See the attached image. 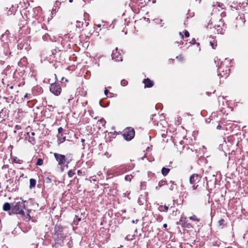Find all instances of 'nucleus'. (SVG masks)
I'll list each match as a JSON object with an SVG mask.
<instances>
[{
	"label": "nucleus",
	"instance_id": "obj_59",
	"mask_svg": "<svg viewBox=\"0 0 248 248\" xmlns=\"http://www.w3.org/2000/svg\"><path fill=\"white\" fill-rule=\"evenodd\" d=\"M56 95H58L59 94L58 93H57V94H55Z\"/></svg>",
	"mask_w": 248,
	"mask_h": 248
},
{
	"label": "nucleus",
	"instance_id": "obj_28",
	"mask_svg": "<svg viewBox=\"0 0 248 248\" xmlns=\"http://www.w3.org/2000/svg\"><path fill=\"white\" fill-rule=\"evenodd\" d=\"M210 44L212 48L215 49V46H217V44L215 45V43H213L212 42H210Z\"/></svg>",
	"mask_w": 248,
	"mask_h": 248
},
{
	"label": "nucleus",
	"instance_id": "obj_32",
	"mask_svg": "<svg viewBox=\"0 0 248 248\" xmlns=\"http://www.w3.org/2000/svg\"><path fill=\"white\" fill-rule=\"evenodd\" d=\"M225 98V97H224V96H219L218 97V99L219 100V101H220L221 99L223 100V99H224Z\"/></svg>",
	"mask_w": 248,
	"mask_h": 248
},
{
	"label": "nucleus",
	"instance_id": "obj_27",
	"mask_svg": "<svg viewBox=\"0 0 248 248\" xmlns=\"http://www.w3.org/2000/svg\"><path fill=\"white\" fill-rule=\"evenodd\" d=\"M45 182L46 183H49L51 182V179L49 177H46L45 179Z\"/></svg>",
	"mask_w": 248,
	"mask_h": 248
},
{
	"label": "nucleus",
	"instance_id": "obj_40",
	"mask_svg": "<svg viewBox=\"0 0 248 248\" xmlns=\"http://www.w3.org/2000/svg\"><path fill=\"white\" fill-rule=\"evenodd\" d=\"M179 34L181 36V38H184V35L182 34L181 32H179Z\"/></svg>",
	"mask_w": 248,
	"mask_h": 248
},
{
	"label": "nucleus",
	"instance_id": "obj_14",
	"mask_svg": "<svg viewBox=\"0 0 248 248\" xmlns=\"http://www.w3.org/2000/svg\"><path fill=\"white\" fill-rule=\"evenodd\" d=\"M170 171V169L163 167L161 170V173L163 176H165L167 175V174L169 173Z\"/></svg>",
	"mask_w": 248,
	"mask_h": 248
},
{
	"label": "nucleus",
	"instance_id": "obj_22",
	"mask_svg": "<svg viewBox=\"0 0 248 248\" xmlns=\"http://www.w3.org/2000/svg\"><path fill=\"white\" fill-rule=\"evenodd\" d=\"M121 84L123 86H126L127 84V81L125 79H123L121 80Z\"/></svg>",
	"mask_w": 248,
	"mask_h": 248
},
{
	"label": "nucleus",
	"instance_id": "obj_44",
	"mask_svg": "<svg viewBox=\"0 0 248 248\" xmlns=\"http://www.w3.org/2000/svg\"><path fill=\"white\" fill-rule=\"evenodd\" d=\"M160 187H158V185L155 187V189L158 190Z\"/></svg>",
	"mask_w": 248,
	"mask_h": 248
},
{
	"label": "nucleus",
	"instance_id": "obj_34",
	"mask_svg": "<svg viewBox=\"0 0 248 248\" xmlns=\"http://www.w3.org/2000/svg\"><path fill=\"white\" fill-rule=\"evenodd\" d=\"M56 229H57V228L56 227V228H55V230H56ZM54 234H55V235H57L58 236H59V235L60 234V235H61V233H60L59 232H58L57 231H55V232Z\"/></svg>",
	"mask_w": 248,
	"mask_h": 248
},
{
	"label": "nucleus",
	"instance_id": "obj_26",
	"mask_svg": "<svg viewBox=\"0 0 248 248\" xmlns=\"http://www.w3.org/2000/svg\"><path fill=\"white\" fill-rule=\"evenodd\" d=\"M133 235H127L126 236V237H125V239L127 240H132L133 239Z\"/></svg>",
	"mask_w": 248,
	"mask_h": 248
},
{
	"label": "nucleus",
	"instance_id": "obj_46",
	"mask_svg": "<svg viewBox=\"0 0 248 248\" xmlns=\"http://www.w3.org/2000/svg\"><path fill=\"white\" fill-rule=\"evenodd\" d=\"M65 140V137H63V138H62V141H61V142H63V141H64Z\"/></svg>",
	"mask_w": 248,
	"mask_h": 248
},
{
	"label": "nucleus",
	"instance_id": "obj_24",
	"mask_svg": "<svg viewBox=\"0 0 248 248\" xmlns=\"http://www.w3.org/2000/svg\"><path fill=\"white\" fill-rule=\"evenodd\" d=\"M176 59L180 61H183L184 60V58L181 55L177 56Z\"/></svg>",
	"mask_w": 248,
	"mask_h": 248
},
{
	"label": "nucleus",
	"instance_id": "obj_11",
	"mask_svg": "<svg viewBox=\"0 0 248 248\" xmlns=\"http://www.w3.org/2000/svg\"><path fill=\"white\" fill-rule=\"evenodd\" d=\"M3 47V53L6 56L10 55L11 52L9 49V46L7 43H4L2 46Z\"/></svg>",
	"mask_w": 248,
	"mask_h": 248
},
{
	"label": "nucleus",
	"instance_id": "obj_39",
	"mask_svg": "<svg viewBox=\"0 0 248 248\" xmlns=\"http://www.w3.org/2000/svg\"><path fill=\"white\" fill-rule=\"evenodd\" d=\"M221 126L220 125H218L217 127V129H218V130H220L221 128Z\"/></svg>",
	"mask_w": 248,
	"mask_h": 248
},
{
	"label": "nucleus",
	"instance_id": "obj_43",
	"mask_svg": "<svg viewBox=\"0 0 248 248\" xmlns=\"http://www.w3.org/2000/svg\"><path fill=\"white\" fill-rule=\"evenodd\" d=\"M138 221V220H133L132 222V223H137Z\"/></svg>",
	"mask_w": 248,
	"mask_h": 248
},
{
	"label": "nucleus",
	"instance_id": "obj_10",
	"mask_svg": "<svg viewBox=\"0 0 248 248\" xmlns=\"http://www.w3.org/2000/svg\"><path fill=\"white\" fill-rule=\"evenodd\" d=\"M142 82L144 84L145 88H151L154 85L153 81L150 80L149 78H144Z\"/></svg>",
	"mask_w": 248,
	"mask_h": 248
},
{
	"label": "nucleus",
	"instance_id": "obj_1",
	"mask_svg": "<svg viewBox=\"0 0 248 248\" xmlns=\"http://www.w3.org/2000/svg\"><path fill=\"white\" fill-rule=\"evenodd\" d=\"M26 201L15 202L12 203V210L13 212L16 214L24 215L23 209L25 208V202Z\"/></svg>",
	"mask_w": 248,
	"mask_h": 248
},
{
	"label": "nucleus",
	"instance_id": "obj_4",
	"mask_svg": "<svg viewBox=\"0 0 248 248\" xmlns=\"http://www.w3.org/2000/svg\"><path fill=\"white\" fill-rule=\"evenodd\" d=\"M230 69L228 67H225L224 69L221 65L217 69L218 76H220L225 78H227L229 75Z\"/></svg>",
	"mask_w": 248,
	"mask_h": 248
},
{
	"label": "nucleus",
	"instance_id": "obj_52",
	"mask_svg": "<svg viewBox=\"0 0 248 248\" xmlns=\"http://www.w3.org/2000/svg\"><path fill=\"white\" fill-rule=\"evenodd\" d=\"M16 97H18V95H15V98H16Z\"/></svg>",
	"mask_w": 248,
	"mask_h": 248
},
{
	"label": "nucleus",
	"instance_id": "obj_13",
	"mask_svg": "<svg viewBox=\"0 0 248 248\" xmlns=\"http://www.w3.org/2000/svg\"><path fill=\"white\" fill-rule=\"evenodd\" d=\"M11 208H12V206L11 204L8 202H5L3 205L2 209L4 211H9Z\"/></svg>",
	"mask_w": 248,
	"mask_h": 248
},
{
	"label": "nucleus",
	"instance_id": "obj_30",
	"mask_svg": "<svg viewBox=\"0 0 248 248\" xmlns=\"http://www.w3.org/2000/svg\"><path fill=\"white\" fill-rule=\"evenodd\" d=\"M185 36L186 37H188L189 36V32L187 31H185Z\"/></svg>",
	"mask_w": 248,
	"mask_h": 248
},
{
	"label": "nucleus",
	"instance_id": "obj_36",
	"mask_svg": "<svg viewBox=\"0 0 248 248\" xmlns=\"http://www.w3.org/2000/svg\"><path fill=\"white\" fill-rule=\"evenodd\" d=\"M164 208L166 212H167L168 210L169 207L167 205H165L164 206Z\"/></svg>",
	"mask_w": 248,
	"mask_h": 248
},
{
	"label": "nucleus",
	"instance_id": "obj_56",
	"mask_svg": "<svg viewBox=\"0 0 248 248\" xmlns=\"http://www.w3.org/2000/svg\"><path fill=\"white\" fill-rule=\"evenodd\" d=\"M80 170H78V174L80 173Z\"/></svg>",
	"mask_w": 248,
	"mask_h": 248
},
{
	"label": "nucleus",
	"instance_id": "obj_15",
	"mask_svg": "<svg viewBox=\"0 0 248 248\" xmlns=\"http://www.w3.org/2000/svg\"><path fill=\"white\" fill-rule=\"evenodd\" d=\"M36 180L34 179H31L30 180V188L31 189L34 187L36 185Z\"/></svg>",
	"mask_w": 248,
	"mask_h": 248
},
{
	"label": "nucleus",
	"instance_id": "obj_41",
	"mask_svg": "<svg viewBox=\"0 0 248 248\" xmlns=\"http://www.w3.org/2000/svg\"><path fill=\"white\" fill-rule=\"evenodd\" d=\"M197 186H195V185H193L192 186L193 189V190L196 189Z\"/></svg>",
	"mask_w": 248,
	"mask_h": 248
},
{
	"label": "nucleus",
	"instance_id": "obj_6",
	"mask_svg": "<svg viewBox=\"0 0 248 248\" xmlns=\"http://www.w3.org/2000/svg\"><path fill=\"white\" fill-rule=\"evenodd\" d=\"M112 59L115 61H122V57L121 53L118 51V48L113 50L111 54Z\"/></svg>",
	"mask_w": 248,
	"mask_h": 248
},
{
	"label": "nucleus",
	"instance_id": "obj_57",
	"mask_svg": "<svg viewBox=\"0 0 248 248\" xmlns=\"http://www.w3.org/2000/svg\"><path fill=\"white\" fill-rule=\"evenodd\" d=\"M62 134H60V138H62Z\"/></svg>",
	"mask_w": 248,
	"mask_h": 248
},
{
	"label": "nucleus",
	"instance_id": "obj_53",
	"mask_svg": "<svg viewBox=\"0 0 248 248\" xmlns=\"http://www.w3.org/2000/svg\"><path fill=\"white\" fill-rule=\"evenodd\" d=\"M54 76H55V79H57L56 74H54Z\"/></svg>",
	"mask_w": 248,
	"mask_h": 248
},
{
	"label": "nucleus",
	"instance_id": "obj_25",
	"mask_svg": "<svg viewBox=\"0 0 248 248\" xmlns=\"http://www.w3.org/2000/svg\"><path fill=\"white\" fill-rule=\"evenodd\" d=\"M218 222L220 226L222 225L224 222V220L223 219H221L218 221Z\"/></svg>",
	"mask_w": 248,
	"mask_h": 248
},
{
	"label": "nucleus",
	"instance_id": "obj_35",
	"mask_svg": "<svg viewBox=\"0 0 248 248\" xmlns=\"http://www.w3.org/2000/svg\"><path fill=\"white\" fill-rule=\"evenodd\" d=\"M28 94H25L24 95V98L22 97V100L24 99V101H25L26 99L28 98Z\"/></svg>",
	"mask_w": 248,
	"mask_h": 248
},
{
	"label": "nucleus",
	"instance_id": "obj_33",
	"mask_svg": "<svg viewBox=\"0 0 248 248\" xmlns=\"http://www.w3.org/2000/svg\"><path fill=\"white\" fill-rule=\"evenodd\" d=\"M99 122L103 124V123L105 124L106 123V121L104 119H101L99 120Z\"/></svg>",
	"mask_w": 248,
	"mask_h": 248
},
{
	"label": "nucleus",
	"instance_id": "obj_47",
	"mask_svg": "<svg viewBox=\"0 0 248 248\" xmlns=\"http://www.w3.org/2000/svg\"><path fill=\"white\" fill-rule=\"evenodd\" d=\"M195 44H196L198 46H200V43H197V42H196Z\"/></svg>",
	"mask_w": 248,
	"mask_h": 248
},
{
	"label": "nucleus",
	"instance_id": "obj_21",
	"mask_svg": "<svg viewBox=\"0 0 248 248\" xmlns=\"http://www.w3.org/2000/svg\"><path fill=\"white\" fill-rule=\"evenodd\" d=\"M43 164V160L41 158H38L36 163V165L41 166Z\"/></svg>",
	"mask_w": 248,
	"mask_h": 248
},
{
	"label": "nucleus",
	"instance_id": "obj_2",
	"mask_svg": "<svg viewBox=\"0 0 248 248\" xmlns=\"http://www.w3.org/2000/svg\"><path fill=\"white\" fill-rule=\"evenodd\" d=\"M54 156L58 163V166L60 168L61 171H63L64 167L62 166V165L66 162L65 155L55 153L54 154Z\"/></svg>",
	"mask_w": 248,
	"mask_h": 248
},
{
	"label": "nucleus",
	"instance_id": "obj_19",
	"mask_svg": "<svg viewBox=\"0 0 248 248\" xmlns=\"http://www.w3.org/2000/svg\"><path fill=\"white\" fill-rule=\"evenodd\" d=\"M63 131V129L62 127H59L58 128V134L57 137L59 140H60V134H61Z\"/></svg>",
	"mask_w": 248,
	"mask_h": 248
},
{
	"label": "nucleus",
	"instance_id": "obj_16",
	"mask_svg": "<svg viewBox=\"0 0 248 248\" xmlns=\"http://www.w3.org/2000/svg\"><path fill=\"white\" fill-rule=\"evenodd\" d=\"M75 174L74 170H70L68 171V175L69 177H72Z\"/></svg>",
	"mask_w": 248,
	"mask_h": 248
},
{
	"label": "nucleus",
	"instance_id": "obj_58",
	"mask_svg": "<svg viewBox=\"0 0 248 248\" xmlns=\"http://www.w3.org/2000/svg\"><path fill=\"white\" fill-rule=\"evenodd\" d=\"M180 221H183V218L182 217Z\"/></svg>",
	"mask_w": 248,
	"mask_h": 248
},
{
	"label": "nucleus",
	"instance_id": "obj_50",
	"mask_svg": "<svg viewBox=\"0 0 248 248\" xmlns=\"http://www.w3.org/2000/svg\"><path fill=\"white\" fill-rule=\"evenodd\" d=\"M176 43L178 44V45H179V44H183V42H181V43H179L178 42H177Z\"/></svg>",
	"mask_w": 248,
	"mask_h": 248
},
{
	"label": "nucleus",
	"instance_id": "obj_12",
	"mask_svg": "<svg viewBox=\"0 0 248 248\" xmlns=\"http://www.w3.org/2000/svg\"><path fill=\"white\" fill-rule=\"evenodd\" d=\"M27 134L29 136V139H28L29 142H30V143H31L32 144H34L35 142V139L34 138V136L35 135V133L31 132V135H30L29 133H28Z\"/></svg>",
	"mask_w": 248,
	"mask_h": 248
},
{
	"label": "nucleus",
	"instance_id": "obj_8",
	"mask_svg": "<svg viewBox=\"0 0 248 248\" xmlns=\"http://www.w3.org/2000/svg\"><path fill=\"white\" fill-rule=\"evenodd\" d=\"M105 95L106 96L105 98H103L102 99H101L99 101V104L101 106L103 107H107L108 106L109 104V102H107L106 103L105 102V99L107 98V97L111 98L112 97H114V96L111 95V94H105Z\"/></svg>",
	"mask_w": 248,
	"mask_h": 248
},
{
	"label": "nucleus",
	"instance_id": "obj_38",
	"mask_svg": "<svg viewBox=\"0 0 248 248\" xmlns=\"http://www.w3.org/2000/svg\"><path fill=\"white\" fill-rule=\"evenodd\" d=\"M64 80H65V82H68V79H67L65 78L64 77H62V81H63Z\"/></svg>",
	"mask_w": 248,
	"mask_h": 248
},
{
	"label": "nucleus",
	"instance_id": "obj_18",
	"mask_svg": "<svg viewBox=\"0 0 248 248\" xmlns=\"http://www.w3.org/2000/svg\"><path fill=\"white\" fill-rule=\"evenodd\" d=\"M83 22H80L79 21H77L76 26L77 28H81L83 26Z\"/></svg>",
	"mask_w": 248,
	"mask_h": 248
},
{
	"label": "nucleus",
	"instance_id": "obj_7",
	"mask_svg": "<svg viewBox=\"0 0 248 248\" xmlns=\"http://www.w3.org/2000/svg\"><path fill=\"white\" fill-rule=\"evenodd\" d=\"M222 25H224V23L223 21L221 19H220L218 21V24L215 25V28L217 30V33L222 34L223 33V31L224 30Z\"/></svg>",
	"mask_w": 248,
	"mask_h": 248
},
{
	"label": "nucleus",
	"instance_id": "obj_48",
	"mask_svg": "<svg viewBox=\"0 0 248 248\" xmlns=\"http://www.w3.org/2000/svg\"><path fill=\"white\" fill-rule=\"evenodd\" d=\"M146 157V154H145L144 156L143 157L141 158V160H143L144 158Z\"/></svg>",
	"mask_w": 248,
	"mask_h": 248
},
{
	"label": "nucleus",
	"instance_id": "obj_31",
	"mask_svg": "<svg viewBox=\"0 0 248 248\" xmlns=\"http://www.w3.org/2000/svg\"><path fill=\"white\" fill-rule=\"evenodd\" d=\"M196 43V39L195 38H193L192 40H191V41L190 42V43L192 44H195Z\"/></svg>",
	"mask_w": 248,
	"mask_h": 248
},
{
	"label": "nucleus",
	"instance_id": "obj_55",
	"mask_svg": "<svg viewBox=\"0 0 248 248\" xmlns=\"http://www.w3.org/2000/svg\"><path fill=\"white\" fill-rule=\"evenodd\" d=\"M69 2H70V3H71V2H73V0H69Z\"/></svg>",
	"mask_w": 248,
	"mask_h": 248
},
{
	"label": "nucleus",
	"instance_id": "obj_29",
	"mask_svg": "<svg viewBox=\"0 0 248 248\" xmlns=\"http://www.w3.org/2000/svg\"><path fill=\"white\" fill-rule=\"evenodd\" d=\"M174 182H173L171 183V185L169 187L170 189L171 190H173L174 188Z\"/></svg>",
	"mask_w": 248,
	"mask_h": 248
},
{
	"label": "nucleus",
	"instance_id": "obj_3",
	"mask_svg": "<svg viewBox=\"0 0 248 248\" xmlns=\"http://www.w3.org/2000/svg\"><path fill=\"white\" fill-rule=\"evenodd\" d=\"M123 135L125 140H131L135 136V130L132 127H127L124 130Z\"/></svg>",
	"mask_w": 248,
	"mask_h": 248
},
{
	"label": "nucleus",
	"instance_id": "obj_9",
	"mask_svg": "<svg viewBox=\"0 0 248 248\" xmlns=\"http://www.w3.org/2000/svg\"><path fill=\"white\" fill-rule=\"evenodd\" d=\"M200 176L197 174H193L189 178V182L190 184H193L198 182L200 180Z\"/></svg>",
	"mask_w": 248,
	"mask_h": 248
},
{
	"label": "nucleus",
	"instance_id": "obj_60",
	"mask_svg": "<svg viewBox=\"0 0 248 248\" xmlns=\"http://www.w3.org/2000/svg\"><path fill=\"white\" fill-rule=\"evenodd\" d=\"M229 248V247H228V248Z\"/></svg>",
	"mask_w": 248,
	"mask_h": 248
},
{
	"label": "nucleus",
	"instance_id": "obj_49",
	"mask_svg": "<svg viewBox=\"0 0 248 248\" xmlns=\"http://www.w3.org/2000/svg\"><path fill=\"white\" fill-rule=\"evenodd\" d=\"M97 27L100 28V27H101V24H98V25H97Z\"/></svg>",
	"mask_w": 248,
	"mask_h": 248
},
{
	"label": "nucleus",
	"instance_id": "obj_17",
	"mask_svg": "<svg viewBox=\"0 0 248 248\" xmlns=\"http://www.w3.org/2000/svg\"><path fill=\"white\" fill-rule=\"evenodd\" d=\"M167 184V181L165 180H161L158 183V187H161L163 186L166 185Z\"/></svg>",
	"mask_w": 248,
	"mask_h": 248
},
{
	"label": "nucleus",
	"instance_id": "obj_42",
	"mask_svg": "<svg viewBox=\"0 0 248 248\" xmlns=\"http://www.w3.org/2000/svg\"><path fill=\"white\" fill-rule=\"evenodd\" d=\"M69 161H67V163H66V165H65V167H66L67 168H68V164H69Z\"/></svg>",
	"mask_w": 248,
	"mask_h": 248
},
{
	"label": "nucleus",
	"instance_id": "obj_5",
	"mask_svg": "<svg viewBox=\"0 0 248 248\" xmlns=\"http://www.w3.org/2000/svg\"><path fill=\"white\" fill-rule=\"evenodd\" d=\"M50 91L51 93H61L62 88L58 83H53L50 84Z\"/></svg>",
	"mask_w": 248,
	"mask_h": 248
},
{
	"label": "nucleus",
	"instance_id": "obj_23",
	"mask_svg": "<svg viewBox=\"0 0 248 248\" xmlns=\"http://www.w3.org/2000/svg\"><path fill=\"white\" fill-rule=\"evenodd\" d=\"M132 176L131 175H126L125 176V180L127 181H130L131 180Z\"/></svg>",
	"mask_w": 248,
	"mask_h": 248
},
{
	"label": "nucleus",
	"instance_id": "obj_20",
	"mask_svg": "<svg viewBox=\"0 0 248 248\" xmlns=\"http://www.w3.org/2000/svg\"><path fill=\"white\" fill-rule=\"evenodd\" d=\"M189 219L190 220H194V221H200V219L199 218H198L195 215H193L191 217H189Z\"/></svg>",
	"mask_w": 248,
	"mask_h": 248
},
{
	"label": "nucleus",
	"instance_id": "obj_51",
	"mask_svg": "<svg viewBox=\"0 0 248 248\" xmlns=\"http://www.w3.org/2000/svg\"><path fill=\"white\" fill-rule=\"evenodd\" d=\"M84 141H85V140H84V139H81V142L83 143Z\"/></svg>",
	"mask_w": 248,
	"mask_h": 248
},
{
	"label": "nucleus",
	"instance_id": "obj_54",
	"mask_svg": "<svg viewBox=\"0 0 248 248\" xmlns=\"http://www.w3.org/2000/svg\"><path fill=\"white\" fill-rule=\"evenodd\" d=\"M4 37V34H2V36H1V38H3Z\"/></svg>",
	"mask_w": 248,
	"mask_h": 248
},
{
	"label": "nucleus",
	"instance_id": "obj_45",
	"mask_svg": "<svg viewBox=\"0 0 248 248\" xmlns=\"http://www.w3.org/2000/svg\"><path fill=\"white\" fill-rule=\"evenodd\" d=\"M167 227V224H164L163 227L166 228Z\"/></svg>",
	"mask_w": 248,
	"mask_h": 248
},
{
	"label": "nucleus",
	"instance_id": "obj_37",
	"mask_svg": "<svg viewBox=\"0 0 248 248\" xmlns=\"http://www.w3.org/2000/svg\"><path fill=\"white\" fill-rule=\"evenodd\" d=\"M104 93H109V90L107 88H105Z\"/></svg>",
	"mask_w": 248,
	"mask_h": 248
}]
</instances>
